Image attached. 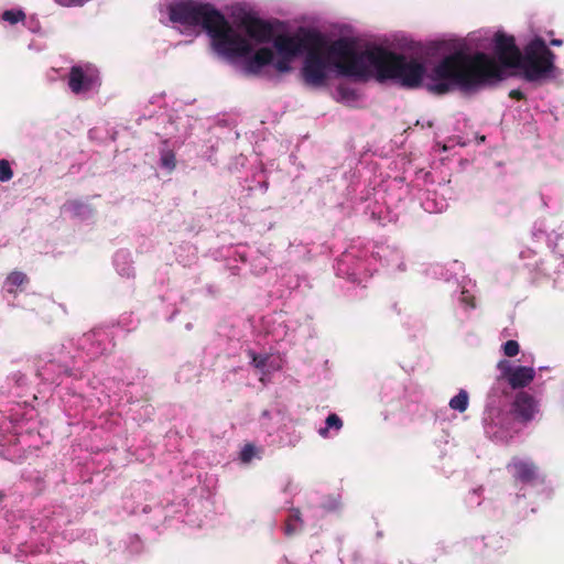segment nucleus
I'll list each match as a JSON object with an SVG mask.
<instances>
[{
    "label": "nucleus",
    "instance_id": "f257e3e1",
    "mask_svg": "<svg viewBox=\"0 0 564 564\" xmlns=\"http://www.w3.org/2000/svg\"><path fill=\"white\" fill-rule=\"evenodd\" d=\"M166 14L173 28L185 36L206 32L212 50L247 75L290 73L295 59L304 55L301 77L314 89L327 87L333 77H348L425 87L438 95L454 89L471 93L501 82L512 69L538 82V36L520 52L513 36L496 32L495 56L470 53L466 41H457L452 52L432 66L422 57L398 54L352 37L326 42L318 33L306 30L273 34L261 22L230 23L213 6L197 0L173 2L166 7Z\"/></svg>",
    "mask_w": 564,
    "mask_h": 564
},
{
    "label": "nucleus",
    "instance_id": "f3484780",
    "mask_svg": "<svg viewBox=\"0 0 564 564\" xmlns=\"http://www.w3.org/2000/svg\"><path fill=\"white\" fill-rule=\"evenodd\" d=\"M460 301H462L463 303H466L467 305H469V306H471V307L474 306V304L471 303L473 297H471V296H469V295H467L465 292H463V293H462Z\"/></svg>",
    "mask_w": 564,
    "mask_h": 564
},
{
    "label": "nucleus",
    "instance_id": "dca6fc26",
    "mask_svg": "<svg viewBox=\"0 0 564 564\" xmlns=\"http://www.w3.org/2000/svg\"><path fill=\"white\" fill-rule=\"evenodd\" d=\"M121 259L126 260L127 259V254H124L123 252H119L116 256L115 263H116V267H117L119 273L121 275H127V276L131 275L132 274V269L130 267L120 268V260Z\"/></svg>",
    "mask_w": 564,
    "mask_h": 564
},
{
    "label": "nucleus",
    "instance_id": "2eb2a0df",
    "mask_svg": "<svg viewBox=\"0 0 564 564\" xmlns=\"http://www.w3.org/2000/svg\"><path fill=\"white\" fill-rule=\"evenodd\" d=\"M12 177V170L6 160L0 161V182H7Z\"/></svg>",
    "mask_w": 564,
    "mask_h": 564
},
{
    "label": "nucleus",
    "instance_id": "39448f33",
    "mask_svg": "<svg viewBox=\"0 0 564 564\" xmlns=\"http://www.w3.org/2000/svg\"><path fill=\"white\" fill-rule=\"evenodd\" d=\"M508 468L521 481H530L536 476L535 466L528 459L516 458L508 465Z\"/></svg>",
    "mask_w": 564,
    "mask_h": 564
},
{
    "label": "nucleus",
    "instance_id": "6e6552de",
    "mask_svg": "<svg viewBox=\"0 0 564 564\" xmlns=\"http://www.w3.org/2000/svg\"><path fill=\"white\" fill-rule=\"evenodd\" d=\"M26 281V275L23 272L14 271L10 273L6 280L7 291L10 293L15 292V290L22 285Z\"/></svg>",
    "mask_w": 564,
    "mask_h": 564
},
{
    "label": "nucleus",
    "instance_id": "aec40b11",
    "mask_svg": "<svg viewBox=\"0 0 564 564\" xmlns=\"http://www.w3.org/2000/svg\"><path fill=\"white\" fill-rule=\"evenodd\" d=\"M294 518H295L296 521H300L299 512L297 511L294 513Z\"/></svg>",
    "mask_w": 564,
    "mask_h": 564
},
{
    "label": "nucleus",
    "instance_id": "9d476101",
    "mask_svg": "<svg viewBox=\"0 0 564 564\" xmlns=\"http://www.w3.org/2000/svg\"><path fill=\"white\" fill-rule=\"evenodd\" d=\"M325 423L326 426L319 430V435L323 437L327 436L329 429H335L336 431H339L343 426L341 420L336 414L328 415Z\"/></svg>",
    "mask_w": 564,
    "mask_h": 564
},
{
    "label": "nucleus",
    "instance_id": "a211bd4d",
    "mask_svg": "<svg viewBox=\"0 0 564 564\" xmlns=\"http://www.w3.org/2000/svg\"><path fill=\"white\" fill-rule=\"evenodd\" d=\"M296 529H297V528H296V525H295V524L288 523V525H286V529H285V530H286V533H288V534H291V533L295 532V531H296Z\"/></svg>",
    "mask_w": 564,
    "mask_h": 564
},
{
    "label": "nucleus",
    "instance_id": "ddd939ff",
    "mask_svg": "<svg viewBox=\"0 0 564 564\" xmlns=\"http://www.w3.org/2000/svg\"><path fill=\"white\" fill-rule=\"evenodd\" d=\"M161 165L169 171L175 167V155L172 151L165 150L161 153Z\"/></svg>",
    "mask_w": 564,
    "mask_h": 564
},
{
    "label": "nucleus",
    "instance_id": "20e7f679",
    "mask_svg": "<svg viewBox=\"0 0 564 564\" xmlns=\"http://www.w3.org/2000/svg\"><path fill=\"white\" fill-rule=\"evenodd\" d=\"M513 411L522 421H530L538 413L536 401L528 393L521 392L514 400Z\"/></svg>",
    "mask_w": 564,
    "mask_h": 564
},
{
    "label": "nucleus",
    "instance_id": "4468645a",
    "mask_svg": "<svg viewBox=\"0 0 564 564\" xmlns=\"http://www.w3.org/2000/svg\"><path fill=\"white\" fill-rule=\"evenodd\" d=\"M502 349H503V354L506 356L514 357L516 355H518V352L520 350V347H519L518 341H516V340H508V341H506L503 344Z\"/></svg>",
    "mask_w": 564,
    "mask_h": 564
},
{
    "label": "nucleus",
    "instance_id": "7ed1b4c3",
    "mask_svg": "<svg viewBox=\"0 0 564 564\" xmlns=\"http://www.w3.org/2000/svg\"><path fill=\"white\" fill-rule=\"evenodd\" d=\"M498 368L507 377L509 384L514 389L528 386L535 376V371L532 367H511L507 360L499 361Z\"/></svg>",
    "mask_w": 564,
    "mask_h": 564
},
{
    "label": "nucleus",
    "instance_id": "f03ea898",
    "mask_svg": "<svg viewBox=\"0 0 564 564\" xmlns=\"http://www.w3.org/2000/svg\"><path fill=\"white\" fill-rule=\"evenodd\" d=\"M68 86L76 95H86L100 86L98 69L90 65L73 66L68 77Z\"/></svg>",
    "mask_w": 564,
    "mask_h": 564
},
{
    "label": "nucleus",
    "instance_id": "1a4fd4ad",
    "mask_svg": "<svg viewBox=\"0 0 564 564\" xmlns=\"http://www.w3.org/2000/svg\"><path fill=\"white\" fill-rule=\"evenodd\" d=\"M449 406L453 410L464 412L468 406V393L465 390H460L457 395L453 397L449 401Z\"/></svg>",
    "mask_w": 564,
    "mask_h": 564
},
{
    "label": "nucleus",
    "instance_id": "423d86ee",
    "mask_svg": "<svg viewBox=\"0 0 564 564\" xmlns=\"http://www.w3.org/2000/svg\"><path fill=\"white\" fill-rule=\"evenodd\" d=\"M252 365L260 369L263 375H269L272 371L279 370L281 368V360L276 358H272L269 355H256L253 351L249 352Z\"/></svg>",
    "mask_w": 564,
    "mask_h": 564
},
{
    "label": "nucleus",
    "instance_id": "0eeeda50",
    "mask_svg": "<svg viewBox=\"0 0 564 564\" xmlns=\"http://www.w3.org/2000/svg\"><path fill=\"white\" fill-rule=\"evenodd\" d=\"M333 98L338 102L350 105L358 99V94L351 86L341 84L333 91Z\"/></svg>",
    "mask_w": 564,
    "mask_h": 564
},
{
    "label": "nucleus",
    "instance_id": "f8f14e48",
    "mask_svg": "<svg viewBox=\"0 0 564 564\" xmlns=\"http://www.w3.org/2000/svg\"><path fill=\"white\" fill-rule=\"evenodd\" d=\"M260 451L251 444H247L240 452V459L243 463H250L253 458L259 457Z\"/></svg>",
    "mask_w": 564,
    "mask_h": 564
},
{
    "label": "nucleus",
    "instance_id": "6ab92c4d",
    "mask_svg": "<svg viewBox=\"0 0 564 564\" xmlns=\"http://www.w3.org/2000/svg\"><path fill=\"white\" fill-rule=\"evenodd\" d=\"M563 44V41L562 40H552L551 41V45L553 46H561Z\"/></svg>",
    "mask_w": 564,
    "mask_h": 564
},
{
    "label": "nucleus",
    "instance_id": "9b49d317",
    "mask_svg": "<svg viewBox=\"0 0 564 564\" xmlns=\"http://www.w3.org/2000/svg\"><path fill=\"white\" fill-rule=\"evenodd\" d=\"M25 19V14L21 9L7 10L2 14V20L9 24H15Z\"/></svg>",
    "mask_w": 564,
    "mask_h": 564
}]
</instances>
